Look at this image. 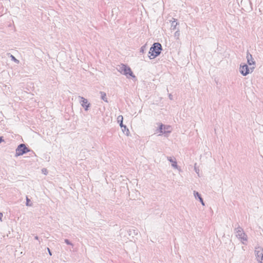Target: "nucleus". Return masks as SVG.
Returning a JSON list of instances; mask_svg holds the SVG:
<instances>
[{
    "label": "nucleus",
    "instance_id": "nucleus-1",
    "mask_svg": "<svg viewBox=\"0 0 263 263\" xmlns=\"http://www.w3.org/2000/svg\"><path fill=\"white\" fill-rule=\"evenodd\" d=\"M162 50V46L159 43H155L151 47L148 54L150 59H153L158 56Z\"/></svg>",
    "mask_w": 263,
    "mask_h": 263
},
{
    "label": "nucleus",
    "instance_id": "nucleus-2",
    "mask_svg": "<svg viewBox=\"0 0 263 263\" xmlns=\"http://www.w3.org/2000/svg\"><path fill=\"white\" fill-rule=\"evenodd\" d=\"M117 70L122 74L125 75L127 78H129V77L133 78L136 77L130 68L125 64H122L119 65Z\"/></svg>",
    "mask_w": 263,
    "mask_h": 263
},
{
    "label": "nucleus",
    "instance_id": "nucleus-3",
    "mask_svg": "<svg viewBox=\"0 0 263 263\" xmlns=\"http://www.w3.org/2000/svg\"><path fill=\"white\" fill-rule=\"evenodd\" d=\"M235 233L237 238L243 243L246 244L248 240V236L244 232L242 228L238 226L235 229Z\"/></svg>",
    "mask_w": 263,
    "mask_h": 263
},
{
    "label": "nucleus",
    "instance_id": "nucleus-4",
    "mask_svg": "<svg viewBox=\"0 0 263 263\" xmlns=\"http://www.w3.org/2000/svg\"><path fill=\"white\" fill-rule=\"evenodd\" d=\"M254 68L255 67L254 66L249 68L247 64L241 63L240 65L239 71L242 76H246L250 72H252Z\"/></svg>",
    "mask_w": 263,
    "mask_h": 263
},
{
    "label": "nucleus",
    "instance_id": "nucleus-5",
    "mask_svg": "<svg viewBox=\"0 0 263 263\" xmlns=\"http://www.w3.org/2000/svg\"><path fill=\"white\" fill-rule=\"evenodd\" d=\"M30 150L24 144H20L15 150V156H19L29 152Z\"/></svg>",
    "mask_w": 263,
    "mask_h": 263
},
{
    "label": "nucleus",
    "instance_id": "nucleus-6",
    "mask_svg": "<svg viewBox=\"0 0 263 263\" xmlns=\"http://www.w3.org/2000/svg\"><path fill=\"white\" fill-rule=\"evenodd\" d=\"M256 258L259 263H263V248L260 247L255 249Z\"/></svg>",
    "mask_w": 263,
    "mask_h": 263
},
{
    "label": "nucleus",
    "instance_id": "nucleus-7",
    "mask_svg": "<svg viewBox=\"0 0 263 263\" xmlns=\"http://www.w3.org/2000/svg\"><path fill=\"white\" fill-rule=\"evenodd\" d=\"M78 98L80 99V103L81 105L84 108L85 110L87 111L90 105L88 100L81 96H79Z\"/></svg>",
    "mask_w": 263,
    "mask_h": 263
},
{
    "label": "nucleus",
    "instance_id": "nucleus-8",
    "mask_svg": "<svg viewBox=\"0 0 263 263\" xmlns=\"http://www.w3.org/2000/svg\"><path fill=\"white\" fill-rule=\"evenodd\" d=\"M167 159L171 163L172 166L175 169H178V166L177 165V162L176 159L174 157H167Z\"/></svg>",
    "mask_w": 263,
    "mask_h": 263
},
{
    "label": "nucleus",
    "instance_id": "nucleus-9",
    "mask_svg": "<svg viewBox=\"0 0 263 263\" xmlns=\"http://www.w3.org/2000/svg\"><path fill=\"white\" fill-rule=\"evenodd\" d=\"M246 58L247 59V63L250 65H255V62L252 57V55L249 52H247Z\"/></svg>",
    "mask_w": 263,
    "mask_h": 263
},
{
    "label": "nucleus",
    "instance_id": "nucleus-10",
    "mask_svg": "<svg viewBox=\"0 0 263 263\" xmlns=\"http://www.w3.org/2000/svg\"><path fill=\"white\" fill-rule=\"evenodd\" d=\"M194 196L196 199H198L199 201L201 202V204L203 206L205 205L204 202L202 198L201 197V195L197 191H194L193 192Z\"/></svg>",
    "mask_w": 263,
    "mask_h": 263
},
{
    "label": "nucleus",
    "instance_id": "nucleus-11",
    "mask_svg": "<svg viewBox=\"0 0 263 263\" xmlns=\"http://www.w3.org/2000/svg\"><path fill=\"white\" fill-rule=\"evenodd\" d=\"M173 21H172L171 23V29L175 30L176 29V27L178 25V23L176 22V20L175 18H173Z\"/></svg>",
    "mask_w": 263,
    "mask_h": 263
},
{
    "label": "nucleus",
    "instance_id": "nucleus-12",
    "mask_svg": "<svg viewBox=\"0 0 263 263\" xmlns=\"http://www.w3.org/2000/svg\"><path fill=\"white\" fill-rule=\"evenodd\" d=\"M100 93L101 95V99L106 102H108L107 98L106 97V93L103 91H100Z\"/></svg>",
    "mask_w": 263,
    "mask_h": 263
},
{
    "label": "nucleus",
    "instance_id": "nucleus-13",
    "mask_svg": "<svg viewBox=\"0 0 263 263\" xmlns=\"http://www.w3.org/2000/svg\"><path fill=\"white\" fill-rule=\"evenodd\" d=\"M123 116L121 115L119 116L117 118L118 122L120 123V126L121 128H123V125H124L123 124Z\"/></svg>",
    "mask_w": 263,
    "mask_h": 263
},
{
    "label": "nucleus",
    "instance_id": "nucleus-14",
    "mask_svg": "<svg viewBox=\"0 0 263 263\" xmlns=\"http://www.w3.org/2000/svg\"><path fill=\"white\" fill-rule=\"evenodd\" d=\"M164 130L166 131V133H170L172 131V128L169 125H164Z\"/></svg>",
    "mask_w": 263,
    "mask_h": 263
},
{
    "label": "nucleus",
    "instance_id": "nucleus-15",
    "mask_svg": "<svg viewBox=\"0 0 263 263\" xmlns=\"http://www.w3.org/2000/svg\"><path fill=\"white\" fill-rule=\"evenodd\" d=\"M121 128L124 133H125L126 135H128L129 130L125 125H124L123 128Z\"/></svg>",
    "mask_w": 263,
    "mask_h": 263
},
{
    "label": "nucleus",
    "instance_id": "nucleus-16",
    "mask_svg": "<svg viewBox=\"0 0 263 263\" xmlns=\"http://www.w3.org/2000/svg\"><path fill=\"white\" fill-rule=\"evenodd\" d=\"M180 31L179 30H177L175 33H174V37L176 39V40H179V37H180Z\"/></svg>",
    "mask_w": 263,
    "mask_h": 263
},
{
    "label": "nucleus",
    "instance_id": "nucleus-17",
    "mask_svg": "<svg viewBox=\"0 0 263 263\" xmlns=\"http://www.w3.org/2000/svg\"><path fill=\"white\" fill-rule=\"evenodd\" d=\"M159 131H160V133L161 134H165L166 133V131L164 130V125H163L162 124H161L159 126Z\"/></svg>",
    "mask_w": 263,
    "mask_h": 263
},
{
    "label": "nucleus",
    "instance_id": "nucleus-18",
    "mask_svg": "<svg viewBox=\"0 0 263 263\" xmlns=\"http://www.w3.org/2000/svg\"><path fill=\"white\" fill-rule=\"evenodd\" d=\"M32 203L31 202V201L28 198V197L27 196L26 197V205L27 206H32Z\"/></svg>",
    "mask_w": 263,
    "mask_h": 263
},
{
    "label": "nucleus",
    "instance_id": "nucleus-19",
    "mask_svg": "<svg viewBox=\"0 0 263 263\" xmlns=\"http://www.w3.org/2000/svg\"><path fill=\"white\" fill-rule=\"evenodd\" d=\"M10 58L11 59V60L14 61L15 63H17V64H18L20 61L19 60H18L17 59H16L13 55H10Z\"/></svg>",
    "mask_w": 263,
    "mask_h": 263
},
{
    "label": "nucleus",
    "instance_id": "nucleus-20",
    "mask_svg": "<svg viewBox=\"0 0 263 263\" xmlns=\"http://www.w3.org/2000/svg\"><path fill=\"white\" fill-rule=\"evenodd\" d=\"M197 163H195L194 165V170L196 173L199 176V169L196 167Z\"/></svg>",
    "mask_w": 263,
    "mask_h": 263
},
{
    "label": "nucleus",
    "instance_id": "nucleus-21",
    "mask_svg": "<svg viewBox=\"0 0 263 263\" xmlns=\"http://www.w3.org/2000/svg\"><path fill=\"white\" fill-rule=\"evenodd\" d=\"M64 241H65V242L67 245H70V246H72V247H73V243H71V242H70L68 239H65L64 240Z\"/></svg>",
    "mask_w": 263,
    "mask_h": 263
},
{
    "label": "nucleus",
    "instance_id": "nucleus-22",
    "mask_svg": "<svg viewBox=\"0 0 263 263\" xmlns=\"http://www.w3.org/2000/svg\"><path fill=\"white\" fill-rule=\"evenodd\" d=\"M145 47H146L145 45L142 46L140 48V52L143 53L145 49Z\"/></svg>",
    "mask_w": 263,
    "mask_h": 263
},
{
    "label": "nucleus",
    "instance_id": "nucleus-23",
    "mask_svg": "<svg viewBox=\"0 0 263 263\" xmlns=\"http://www.w3.org/2000/svg\"><path fill=\"white\" fill-rule=\"evenodd\" d=\"M3 217V214L2 213H0V220L2 221V217Z\"/></svg>",
    "mask_w": 263,
    "mask_h": 263
},
{
    "label": "nucleus",
    "instance_id": "nucleus-24",
    "mask_svg": "<svg viewBox=\"0 0 263 263\" xmlns=\"http://www.w3.org/2000/svg\"><path fill=\"white\" fill-rule=\"evenodd\" d=\"M47 250H48V251L49 254L50 256H51V255H52L51 252L50 251V249H49L48 248H47Z\"/></svg>",
    "mask_w": 263,
    "mask_h": 263
},
{
    "label": "nucleus",
    "instance_id": "nucleus-25",
    "mask_svg": "<svg viewBox=\"0 0 263 263\" xmlns=\"http://www.w3.org/2000/svg\"><path fill=\"white\" fill-rule=\"evenodd\" d=\"M42 172L43 173H44L45 174H46V172H47V170L46 169L45 170H42Z\"/></svg>",
    "mask_w": 263,
    "mask_h": 263
},
{
    "label": "nucleus",
    "instance_id": "nucleus-26",
    "mask_svg": "<svg viewBox=\"0 0 263 263\" xmlns=\"http://www.w3.org/2000/svg\"><path fill=\"white\" fill-rule=\"evenodd\" d=\"M169 98L171 99V100H172L173 99V96L171 94H170L169 95Z\"/></svg>",
    "mask_w": 263,
    "mask_h": 263
},
{
    "label": "nucleus",
    "instance_id": "nucleus-27",
    "mask_svg": "<svg viewBox=\"0 0 263 263\" xmlns=\"http://www.w3.org/2000/svg\"><path fill=\"white\" fill-rule=\"evenodd\" d=\"M2 141H4V139H3V138H2V137H0V143H1Z\"/></svg>",
    "mask_w": 263,
    "mask_h": 263
},
{
    "label": "nucleus",
    "instance_id": "nucleus-28",
    "mask_svg": "<svg viewBox=\"0 0 263 263\" xmlns=\"http://www.w3.org/2000/svg\"><path fill=\"white\" fill-rule=\"evenodd\" d=\"M34 238H35L36 240H39V237H38V236H35Z\"/></svg>",
    "mask_w": 263,
    "mask_h": 263
},
{
    "label": "nucleus",
    "instance_id": "nucleus-29",
    "mask_svg": "<svg viewBox=\"0 0 263 263\" xmlns=\"http://www.w3.org/2000/svg\"><path fill=\"white\" fill-rule=\"evenodd\" d=\"M133 231H134V233L135 234H136V233H135V230H133Z\"/></svg>",
    "mask_w": 263,
    "mask_h": 263
}]
</instances>
